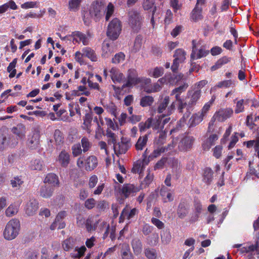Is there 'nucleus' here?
<instances>
[{"mask_svg": "<svg viewBox=\"0 0 259 259\" xmlns=\"http://www.w3.org/2000/svg\"><path fill=\"white\" fill-rule=\"evenodd\" d=\"M45 183H49L53 187H58L59 186V181L58 177L54 173L48 174L44 181Z\"/></svg>", "mask_w": 259, "mask_h": 259, "instance_id": "nucleus-26", "label": "nucleus"}, {"mask_svg": "<svg viewBox=\"0 0 259 259\" xmlns=\"http://www.w3.org/2000/svg\"><path fill=\"white\" fill-rule=\"evenodd\" d=\"M246 147L248 148L254 147L255 151L257 154V156L259 157V134L256 137L255 140H250L246 143Z\"/></svg>", "mask_w": 259, "mask_h": 259, "instance_id": "nucleus-41", "label": "nucleus"}, {"mask_svg": "<svg viewBox=\"0 0 259 259\" xmlns=\"http://www.w3.org/2000/svg\"><path fill=\"white\" fill-rule=\"evenodd\" d=\"M53 191V189L50 187L42 186L40 189V195L44 198H49L52 195Z\"/></svg>", "mask_w": 259, "mask_h": 259, "instance_id": "nucleus-42", "label": "nucleus"}, {"mask_svg": "<svg viewBox=\"0 0 259 259\" xmlns=\"http://www.w3.org/2000/svg\"><path fill=\"white\" fill-rule=\"evenodd\" d=\"M131 245L134 254L138 255L142 251L143 245L141 241L138 238H135L132 239Z\"/></svg>", "mask_w": 259, "mask_h": 259, "instance_id": "nucleus-25", "label": "nucleus"}, {"mask_svg": "<svg viewBox=\"0 0 259 259\" xmlns=\"http://www.w3.org/2000/svg\"><path fill=\"white\" fill-rule=\"evenodd\" d=\"M155 0H144L143 2V8L145 10H149L154 7L153 11L152 16L151 19V23L152 26L154 27V13L156 11V7L154 6Z\"/></svg>", "mask_w": 259, "mask_h": 259, "instance_id": "nucleus-30", "label": "nucleus"}, {"mask_svg": "<svg viewBox=\"0 0 259 259\" xmlns=\"http://www.w3.org/2000/svg\"><path fill=\"white\" fill-rule=\"evenodd\" d=\"M12 133L15 134L18 140H23L26 136V127L23 124H19L12 129Z\"/></svg>", "mask_w": 259, "mask_h": 259, "instance_id": "nucleus-20", "label": "nucleus"}, {"mask_svg": "<svg viewBox=\"0 0 259 259\" xmlns=\"http://www.w3.org/2000/svg\"><path fill=\"white\" fill-rule=\"evenodd\" d=\"M230 61L231 58L224 56L218 60L215 64L211 67V69L212 71H214L221 68L223 65L228 63Z\"/></svg>", "mask_w": 259, "mask_h": 259, "instance_id": "nucleus-44", "label": "nucleus"}, {"mask_svg": "<svg viewBox=\"0 0 259 259\" xmlns=\"http://www.w3.org/2000/svg\"><path fill=\"white\" fill-rule=\"evenodd\" d=\"M154 102V98L150 96H146L142 97L140 101V105L142 107L151 106Z\"/></svg>", "mask_w": 259, "mask_h": 259, "instance_id": "nucleus-51", "label": "nucleus"}, {"mask_svg": "<svg viewBox=\"0 0 259 259\" xmlns=\"http://www.w3.org/2000/svg\"><path fill=\"white\" fill-rule=\"evenodd\" d=\"M82 0H70L69 1V9L71 11H77L81 3Z\"/></svg>", "mask_w": 259, "mask_h": 259, "instance_id": "nucleus-59", "label": "nucleus"}, {"mask_svg": "<svg viewBox=\"0 0 259 259\" xmlns=\"http://www.w3.org/2000/svg\"><path fill=\"white\" fill-rule=\"evenodd\" d=\"M113 52L114 50L112 46H111L108 42H104L103 44L101 54L103 58H109Z\"/></svg>", "mask_w": 259, "mask_h": 259, "instance_id": "nucleus-29", "label": "nucleus"}, {"mask_svg": "<svg viewBox=\"0 0 259 259\" xmlns=\"http://www.w3.org/2000/svg\"><path fill=\"white\" fill-rule=\"evenodd\" d=\"M159 122L154 119L148 118L145 122H141L139 123V126L140 132H144L147 129L152 127L153 130L156 131L157 128H160Z\"/></svg>", "mask_w": 259, "mask_h": 259, "instance_id": "nucleus-13", "label": "nucleus"}, {"mask_svg": "<svg viewBox=\"0 0 259 259\" xmlns=\"http://www.w3.org/2000/svg\"><path fill=\"white\" fill-rule=\"evenodd\" d=\"M137 213V210L136 208H133L130 210L128 206H126L122 211L119 218V222H123L125 219L130 220L133 218Z\"/></svg>", "mask_w": 259, "mask_h": 259, "instance_id": "nucleus-21", "label": "nucleus"}, {"mask_svg": "<svg viewBox=\"0 0 259 259\" xmlns=\"http://www.w3.org/2000/svg\"><path fill=\"white\" fill-rule=\"evenodd\" d=\"M121 30L120 22L117 18L113 19L109 24L107 31V36L112 40L116 39Z\"/></svg>", "mask_w": 259, "mask_h": 259, "instance_id": "nucleus-5", "label": "nucleus"}, {"mask_svg": "<svg viewBox=\"0 0 259 259\" xmlns=\"http://www.w3.org/2000/svg\"><path fill=\"white\" fill-rule=\"evenodd\" d=\"M234 85L233 81L231 80H225L219 82L215 86L212 87L211 91H215L218 88H227Z\"/></svg>", "mask_w": 259, "mask_h": 259, "instance_id": "nucleus-38", "label": "nucleus"}, {"mask_svg": "<svg viewBox=\"0 0 259 259\" xmlns=\"http://www.w3.org/2000/svg\"><path fill=\"white\" fill-rule=\"evenodd\" d=\"M186 52L184 50L181 49H177L175 51L174 57L173 64L171 67V70L173 72L176 71L179 67V64L184 62L186 59Z\"/></svg>", "mask_w": 259, "mask_h": 259, "instance_id": "nucleus-7", "label": "nucleus"}, {"mask_svg": "<svg viewBox=\"0 0 259 259\" xmlns=\"http://www.w3.org/2000/svg\"><path fill=\"white\" fill-rule=\"evenodd\" d=\"M129 21L132 27L137 30L140 27L141 17L139 13L135 11H132L129 13Z\"/></svg>", "mask_w": 259, "mask_h": 259, "instance_id": "nucleus-10", "label": "nucleus"}, {"mask_svg": "<svg viewBox=\"0 0 259 259\" xmlns=\"http://www.w3.org/2000/svg\"><path fill=\"white\" fill-rule=\"evenodd\" d=\"M125 59V55L120 52L115 55L114 57L112 58V62L114 64H118L123 61Z\"/></svg>", "mask_w": 259, "mask_h": 259, "instance_id": "nucleus-63", "label": "nucleus"}, {"mask_svg": "<svg viewBox=\"0 0 259 259\" xmlns=\"http://www.w3.org/2000/svg\"><path fill=\"white\" fill-rule=\"evenodd\" d=\"M74 245V239L72 238H69L63 242L62 246L65 251H68L73 247Z\"/></svg>", "mask_w": 259, "mask_h": 259, "instance_id": "nucleus-61", "label": "nucleus"}, {"mask_svg": "<svg viewBox=\"0 0 259 259\" xmlns=\"http://www.w3.org/2000/svg\"><path fill=\"white\" fill-rule=\"evenodd\" d=\"M212 170L209 168H206L203 172V181L207 184H209L212 181Z\"/></svg>", "mask_w": 259, "mask_h": 259, "instance_id": "nucleus-52", "label": "nucleus"}, {"mask_svg": "<svg viewBox=\"0 0 259 259\" xmlns=\"http://www.w3.org/2000/svg\"><path fill=\"white\" fill-rule=\"evenodd\" d=\"M85 250L86 247L84 246L76 247L74 252L71 253V256L73 258H80L84 255Z\"/></svg>", "mask_w": 259, "mask_h": 259, "instance_id": "nucleus-54", "label": "nucleus"}, {"mask_svg": "<svg viewBox=\"0 0 259 259\" xmlns=\"http://www.w3.org/2000/svg\"><path fill=\"white\" fill-rule=\"evenodd\" d=\"M72 95L75 96H80L81 95L89 96L90 95V92L85 86L79 85L78 87L77 90L72 92Z\"/></svg>", "mask_w": 259, "mask_h": 259, "instance_id": "nucleus-43", "label": "nucleus"}, {"mask_svg": "<svg viewBox=\"0 0 259 259\" xmlns=\"http://www.w3.org/2000/svg\"><path fill=\"white\" fill-rule=\"evenodd\" d=\"M168 115L166 114V113H165L164 114H162V115L159 116L158 118H154V120L158 121L159 122L158 123H160V128L156 130L157 132L161 131L163 128L164 125L169 121L170 117H168Z\"/></svg>", "mask_w": 259, "mask_h": 259, "instance_id": "nucleus-34", "label": "nucleus"}, {"mask_svg": "<svg viewBox=\"0 0 259 259\" xmlns=\"http://www.w3.org/2000/svg\"><path fill=\"white\" fill-rule=\"evenodd\" d=\"M144 253L148 259H156L158 257V252L154 248H146L144 250Z\"/></svg>", "mask_w": 259, "mask_h": 259, "instance_id": "nucleus-48", "label": "nucleus"}, {"mask_svg": "<svg viewBox=\"0 0 259 259\" xmlns=\"http://www.w3.org/2000/svg\"><path fill=\"white\" fill-rule=\"evenodd\" d=\"M114 12V6L111 3H109L106 6L105 2L99 0L94 2L92 4L90 14L96 20H98L105 14L106 20L108 21Z\"/></svg>", "mask_w": 259, "mask_h": 259, "instance_id": "nucleus-1", "label": "nucleus"}, {"mask_svg": "<svg viewBox=\"0 0 259 259\" xmlns=\"http://www.w3.org/2000/svg\"><path fill=\"white\" fill-rule=\"evenodd\" d=\"M142 38L141 36H138L135 40L134 47H133V51L135 52H137L140 50V49L142 47Z\"/></svg>", "mask_w": 259, "mask_h": 259, "instance_id": "nucleus-64", "label": "nucleus"}, {"mask_svg": "<svg viewBox=\"0 0 259 259\" xmlns=\"http://www.w3.org/2000/svg\"><path fill=\"white\" fill-rule=\"evenodd\" d=\"M110 73L111 79L114 83H120L124 79L123 74L116 68H112Z\"/></svg>", "mask_w": 259, "mask_h": 259, "instance_id": "nucleus-23", "label": "nucleus"}, {"mask_svg": "<svg viewBox=\"0 0 259 259\" xmlns=\"http://www.w3.org/2000/svg\"><path fill=\"white\" fill-rule=\"evenodd\" d=\"M218 139V136L216 134H212L204 141L202 147L204 150H208L210 147L214 145L215 141Z\"/></svg>", "mask_w": 259, "mask_h": 259, "instance_id": "nucleus-28", "label": "nucleus"}, {"mask_svg": "<svg viewBox=\"0 0 259 259\" xmlns=\"http://www.w3.org/2000/svg\"><path fill=\"white\" fill-rule=\"evenodd\" d=\"M193 209V212L192 213L189 219V222L191 223H194L198 221L200 215L202 212L203 207L200 201H194Z\"/></svg>", "mask_w": 259, "mask_h": 259, "instance_id": "nucleus-9", "label": "nucleus"}, {"mask_svg": "<svg viewBox=\"0 0 259 259\" xmlns=\"http://www.w3.org/2000/svg\"><path fill=\"white\" fill-rule=\"evenodd\" d=\"M77 166L80 168H84L88 171L94 170L98 165V159L95 155L79 158L76 162Z\"/></svg>", "mask_w": 259, "mask_h": 259, "instance_id": "nucleus-4", "label": "nucleus"}, {"mask_svg": "<svg viewBox=\"0 0 259 259\" xmlns=\"http://www.w3.org/2000/svg\"><path fill=\"white\" fill-rule=\"evenodd\" d=\"M178 80L176 81H175V79L173 78V77L171 76L170 75H165L164 77L160 78L157 81V82H159V83L161 85V86L164 83H169L171 84H173L176 83Z\"/></svg>", "mask_w": 259, "mask_h": 259, "instance_id": "nucleus-49", "label": "nucleus"}, {"mask_svg": "<svg viewBox=\"0 0 259 259\" xmlns=\"http://www.w3.org/2000/svg\"><path fill=\"white\" fill-rule=\"evenodd\" d=\"M28 147L31 149H35L39 145V134L37 132L33 134L27 142Z\"/></svg>", "mask_w": 259, "mask_h": 259, "instance_id": "nucleus-24", "label": "nucleus"}, {"mask_svg": "<svg viewBox=\"0 0 259 259\" xmlns=\"http://www.w3.org/2000/svg\"><path fill=\"white\" fill-rule=\"evenodd\" d=\"M201 11V7H195L191 14V18L193 21H197L202 19Z\"/></svg>", "mask_w": 259, "mask_h": 259, "instance_id": "nucleus-50", "label": "nucleus"}, {"mask_svg": "<svg viewBox=\"0 0 259 259\" xmlns=\"http://www.w3.org/2000/svg\"><path fill=\"white\" fill-rule=\"evenodd\" d=\"M188 213V205L185 201H182L180 203L178 210L177 214L181 219H184Z\"/></svg>", "mask_w": 259, "mask_h": 259, "instance_id": "nucleus-27", "label": "nucleus"}, {"mask_svg": "<svg viewBox=\"0 0 259 259\" xmlns=\"http://www.w3.org/2000/svg\"><path fill=\"white\" fill-rule=\"evenodd\" d=\"M84 57H87L92 62H97L98 56L96 52L90 47H84L82 49L81 52L77 51L75 53L74 59L80 65L84 64L85 61Z\"/></svg>", "mask_w": 259, "mask_h": 259, "instance_id": "nucleus-3", "label": "nucleus"}, {"mask_svg": "<svg viewBox=\"0 0 259 259\" xmlns=\"http://www.w3.org/2000/svg\"><path fill=\"white\" fill-rule=\"evenodd\" d=\"M201 91L199 89L189 90L187 93L188 107L192 108L194 106L200 99Z\"/></svg>", "mask_w": 259, "mask_h": 259, "instance_id": "nucleus-8", "label": "nucleus"}, {"mask_svg": "<svg viewBox=\"0 0 259 259\" xmlns=\"http://www.w3.org/2000/svg\"><path fill=\"white\" fill-rule=\"evenodd\" d=\"M161 89V85L159 83V82L157 81L153 85L151 84L150 88H146L145 92H146L147 93H155L160 91Z\"/></svg>", "mask_w": 259, "mask_h": 259, "instance_id": "nucleus-55", "label": "nucleus"}, {"mask_svg": "<svg viewBox=\"0 0 259 259\" xmlns=\"http://www.w3.org/2000/svg\"><path fill=\"white\" fill-rule=\"evenodd\" d=\"M215 96H213L210 101L204 104L201 110L199 112L204 117H206L207 113L209 110L211 106L215 100Z\"/></svg>", "mask_w": 259, "mask_h": 259, "instance_id": "nucleus-47", "label": "nucleus"}, {"mask_svg": "<svg viewBox=\"0 0 259 259\" xmlns=\"http://www.w3.org/2000/svg\"><path fill=\"white\" fill-rule=\"evenodd\" d=\"M121 256L122 259H134V256L131 252L129 246L127 244H123Z\"/></svg>", "mask_w": 259, "mask_h": 259, "instance_id": "nucleus-40", "label": "nucleus"}, {"mask_svg": "<svg viewBox=\"0 0 259 259\" xmlns=\"http://www.w3.org/2000/svg\"><path fill=\"white\" fill-rule=\"evenodd\" d=\"M20 222L17 219H12L7 224L3 232L4 237L7 240L15 239L19 234Z\"/></svg>", "mask_w": 259, "mask_h": 259, "instance_id": "nucleus-2", "label": "nucleus"}, {"mask_svg": "<svg viewBox=\"0 0 259 259\" xmlns=\"http://www.w3.org/2000/svg\"><path fill=\"white\" fill-rule=\"evenodd\" d=\"M18 211V205L12 204L6 210V215L11 217L16 214Z\"/></svg>", "mask_w": 259, "mask_h": 259, "instance_id": "nucleus-53", "label": "nucleus"}, {"mask_svg": "<svg viewBox=\"0 0 259 259\" xmlns=\"http://www.w3.org/2000/svg\"><path fill=\"white\" fill-rule=\"evenodd\" d=\"M140 188L134 186L133 184H127L123 185L121 188V193L125 197H128L130 195L139 191Z\"/></svg>", "mask_w": 259, "mask_h": 259, "instance_id": "nucleus-19", "label": "nucleus"}, {"mask_svg": "<svg viewBox=\"0 0 259 259\" xmlns=\"http://www.w3.org/2000/svg\"><path fill=\"white\" fill-rule=\"evenodd\" d=\"M176 143L177 142H174L173 141L172 144H169L167 148H165L163 147H158L157 148L154 149L153 152L149 156L147 159L149 160L150 161V160H153L154 158L160 156L161 153H164L165 151H167L168 149H169V150H171L176 146Z\"/></svg>", "mask_w": 259, "mask_h": 259, "instance_id": "nucleus-18", "label": "nucleus"}, {"mask_svg": "<svg viewBox=\"0 0 259 259\" xmlns=\"http://www.w3.org/2000/svg\"><path fill=\"white\" fill-rule=\"evenodd\" d=\"M23 183L21 177H15L11 180V184L13 188H19Z\"/></svg>", "mask_w": 259, "mask_h": 259, "instance_id": "nucleus-62", "label": "nucleus"}, {"mask_svg": "<svg viewBox=\"0 0 259 259\" xmlns=\"http://www.w3.org/2000/svg\"><path fill=\"white\" fill-rule=\"evenodd\" d=\"M233 112L231 108L221 109L216 112L213 116L211 121L209 123V127L215 120L219 121H224L227 118L231 117Z\"/></svg>", "mask_w": 259, "mask_h": 259, "instance_id": "nucleus-6", "label": "nucleus"}, {"mask_svg": "<svg viewBox=\"0 0 259 259\" xmlns=\"http://www.w3.org/2000/svg\"><path fill=\"white\" fill-rule=\"evenodd\" d=\"M147 243L151 246H155L159 241V235L158 233H153L151 236H149L147 239Z\"/></svg>", "mask_w": 259, "mask_h": 259, "instance_id": "nucleus-58", "label": "nucleus"}, {"mask_svg": "<svg viewBox=\"0 0 259 259\" xmlns=\"http://www.w3.org/2000/svg\"><path fill=\"white\" fill-rule=\"evenodd\" d=\"M127 81L123 87H131L139 83L140 78L138 77L137 71L135 69H130L127 72Z\"/></svg>", "mask_w": 259, "mask_h": 259, "instance_id": "nucleus-14", "label": "nucleus"}, {"mask_svg": "<svg viewBox=\"0 0 259 259\" xmlns=\"http://www.w3.org/2000/svg\"><path fill=\"white\" fill-rule=\"evenodd\" d=\"M38 208V203L36 200L31 199L26 204L25 211L29 216L34 215Z\"/></svg>", "mask_w": 259, "mask_h": 259, "instance_id": "nucleus-16", "label": "nucleus"}, {"mask_svg": "<svg viewBox=\"0 0 259 259\" xmlns=\"http://www.w3.org/2000/svg\"><path fill=\"white\" fill-rule=\"evenodd\" d=\"M147 149L145 150L144 154L143 155L142 160L137 161L134 165L132 168V171L134 173L141 174L144 170L145 166L148 164L149 160H148L146 155Z\"/></svg>", "mask_w": 259, "mask_h": 259, "instance_id": "nucleus-12", "label": "nucleus"}, {"mask_svg": "<svg viewBox=\"0 0 259 259\" xmlns=\"http://www.w3.org/2000/svg\"><path fill=\"white\" fill-rule=\"evenodd\" d=\"M54 139L56 145L63 143L64 138L62 133L59 130H56L54 133Z\"/></svg>", "mask_w": 259, "mask_h": 259, "instance_id": "nucleus-56", "label": "nucleus"}, {"mask_svg": "<svg viewBox=\"0 0 259 259\" xmlns=\"http://www.w3.org/2000/svg\"><path fill=\"white\" fill-rule=\"evenodd\" d=\"M148 141V135H145L143 137H140L136 144V148L137 150H142L146 146Z\"/></svg>", "mask_w": 259, "mask_h": 259, "instance_id": "nucleus-46", "label": "nucleus"}, {"mask_svg": "<svg viewBox=\"0 0 259 259\" xmlns=\"http://www.w3.org/2000/svg\"><path fill=\"white\" fill-rule=\"evenodd\" d=\"M39 5V2L38 1L27 2L21 5V7L23 9H28L31 8H38Z\"/></svg>", "mask_w": 259, "mask_h": 259, "instance_id": "nucleus-60", "label": "nucleus"}, {"mask_svg": "<svg viewBox=\"0 0 259 259\" xmlns=\"http://www.w3.org/2000/svg\"><path fill=\"white\" fill-rule=\"evenodd\" d=\"M113 144L114 151L115 154H116L117 156L120 154L125 153L127 150V146L123 143L117 144L114 143Z\"/></svg>", "mask_w": 259, "mask_h": 259, "instance_id": "nucleus-37", "label": "nucleus"}, {"mask_svg": "<svg viewBox=\"0 0 259 259\" xmlns=\"http://www.w3.org/2000/svg\"><path fill=\"white\" fill-rule=\"evenodd\" d=\"M194 138L192 136H185L183 138L179 143L178 147L180 151H186L190 149L194 142Z\"/></svg>", "mask_w": 259, "mask_h": 259, "instance_id": "nucleus-11", "label": "nucleus"}, {"mask_svg": "<svg viewBox=\"0 0 259 259\" xmlns=\"http://www.w3.org/2000/svg\"><path fill=\"white\" fill-rule=\"evenodd\" d=\"M169 102V97L168 96H165L158 107V112L159 113H163L164 112V113H165Z\"/></svg>", "mask_w": 259, "mask_h": 259, "instance_id": "nucleus-45", "label": "nucleus"}, {"mask_svg": "<svg viewBox=\"0 0 259 259\" xmlns=\"http://www.w3.org/2000/svg\"><path fill=\"white\" fill-rule=\"evenodd\" d=\"M9 8L13 10H16L18 9V6L14 1L10 0L7 3L0 5V14L5 13Z\"/></svg>", "mask_w": 259, "mask_h": 259, "instance_id": "nucleus-32", "label": "nucleus"}, {"mask_svg": "<svg viewBox=\"0 0 259 259\" xmlns=\"http://www.w3.org/2000/svg\"><path fill=\"white\" fill-rule=\"evenodd\" d=\"M98 220L94 217H89L85 222V227L88 231L95 230L97 226Z\"/></svg>", "mask_w": 259, "mask_h": 259, "instance_id": "nucleus-36", "label": "nucleus"}, {"mask_svg": "<svg viewBox=\"0 0 259 259\" xmlns=\"http://www.w3.org/2000/svg\"><path fill=\"white\" fill-rule=\"evenodd\" d=\"M164 70L162 67H156L147 70V74L149 76L154 78H158L163 74Z\"/></svg>", "mask_w": 259, "mask_h": 259, "instance_id": "nucleus-35", "label": "nucleus"}, {"mask_svg": "<svg viewBox=\"0 0 259 259\" xmlns=\"http://www.w3.org/2000/svg\"><path fill=\"white\" fill-rule=\"evenodd\" d=\"M204 117L198 112L193 114L189 120L190 126H195L200 123L204 119Z\"/></svg>", "mask_w": 259, "mask_h": 259, "instance_id": "nucleus-31", "label": "nucleus"}, {"mask_svg": "<svg viewBox=\"0 0 259 259\" xmlns=\"http://www.w3.org/2000/svg\"><path fill=\"white\" fill-rule=\"evenodd\" d=\"M17 63L16 59H15L13 60L12 62H11L8 68L7 71L10 73L9 77L13 78L14 77L16 73V70L15 69L16 67V64Z\"/></svg>", "mask_w": 259, "mask_h": 259, "instance_id": "nucleus-57", "label": "nucleus"}, {"mask_svg": "<svg viewBox=\"0 0 259 259\" xmlns=\"http://www.w3.org/2000/svg\"><path fill=\"white\" fill-rule=\"evenodd\" d=\"M45 164L40 159H34L31 161L29 165L30 168L32 170L40 171L44 168Z\"/></svg>", "mask_w": 259, "mask_h": 259, "instance_id": "nucleus-33", "label": "nucleus"}, {"mask_svg": "<svg viewBox=\"0 0 259 259\" xmlns=\"http://www.w3.org/2000/svg\"><path fill=\"white\" fill-rule=\"evenodd\" d=\"M70 37L74 44L81 42L83 45L87 46L89 43V37L86 36V35L79 31L73 32Z\"/></svg>", "mask_w": 259, "mask_h": 259, "instance_id": "nucleus-15", "label": "nucleus"}, {"mask_svg": "<svg viewBox=\"0 0 259 259\" xmlns=\"http://www.w3.org/2000/svg\"><path fill=\"white\" fill-rule=\"evenodd\" d=\"M160 195L162 197L163 201L166 202L167 201H171L173 200L172 194L169 192L168 189L163 187L161 189Z\"/></svg>", "mask_w": 259, "mask_h": 259, "instance_id": "nucleus-39", "label": "nucleus"}, {"mask_svg": "<svg viewBox=\"0 0 259 259\" xmlns=\"http://www.w3.org/2000/svg\"><path fill=\"white\" fill-rule=\"evenodd\" d=\"M56 161L63 167H66L70 162V155L65 150H62L56 158Z\"/></svg>", "mask_w": 259, "mask_h": 259, "instance_id": "nucleus-22", "label": "nucleus"}, {"mask_svg": "<svg viewBox=\"0 0 259 259\" xmlns=\"http://www.w3.org/2000/svg\"><path fill=\"white\" fill-rule=\"evenodd\" d=\"M208 53V52L202 47L199 48L198 46L193 44V50L191 55L192 59L195 60L203 57Z\"/></svg>", "mask_w": 259, "mask_h": 259, "instance_id": "nucleus-17", "label": "nucleus"}]
</instances>
